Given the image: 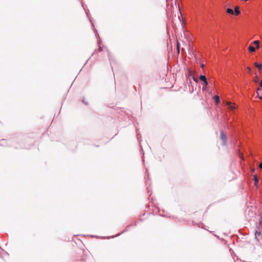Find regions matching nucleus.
<instances>
[{
  "instance_id": "obj_17",
  "label": "nucleus",
  "mask_w": 262,
  "mask_h": 262,
  "mask_svg": "<svg viewBox=\"0 0 262 262\" xmlns=\"http://www.w3.org/2000/svg\"><path fill=\"white\" fill-rule=\"evenodd\" d=\"M259 167L262 169V162L259 164Z\"/></svg>"
},
{
  "instance_id": "obj_1",
  "label": "nucleus",
  "mask_w": 262,
  "mask_h": 262,
  "mask_svg": "<svg viewBox=\"0 0 262 262\" xmlns=\"http://www.w3.org/2000/svg\"><path fill=\"white\" fill-rule=\"evenodd\" d=\"M221 139L223 141V145H226L227 137L224 134V133L223 132H221Z\"/></svg>"
},
{
  "instance_id": "obj_11",
  "label": "nucleus",
  "mask_w": 262,
  "mask_h": 262,
  "mask_svg": "<svg viewBox=\"0 0 262 262\" xmlns=\"http://www.w3.org/2000/svg\"><path fill=\"white\" fill-rule=\"evenodd\" d=\"M261 235V233L260 231H256V232H255V237L256 238H257V236H260Z\"/></svg>"
},
{
  "instance_id": "obj_6",
  "label": "nucleus",
  "mask_w": 262,
  "mask_h": 262,
  "mask_svg": "<svg viewBox=\"0 0 262 262\" xmlns=\"http://www.w3.org/2000/svg\"><path fill=\"white\" fill-rule=\"evenodd\" d=\"M227 12L228 14H231V15H233L234 14V11L232 9H230V8H228L227 9Z\"/></svg>"
},
{
  "instance_id": "obj_21",
  "label": "nucleus",
  "mask_w": 262,
  "mask_h": 262,
  "mask_svg": "<svg viewBox=\"0 0 262 262\" xmlns=\"http://www.w3.org/2000/svg\"><path fill=\"white\" fill-rule=\"evenodd\" d=\"M259 98H260L261 100H262V96H260V97H259Z\"/></svg>"
},
{
  "instance_id": "obj_4",
  "label": "nucleus",
  "mask_w": 262,
  "mask_h": 262,
  "mask_svg": "<svg viewBox=\"0 0 262 262\" xmlns=\"http://www.w3.org/2000/svg\"><path fill=\"white\" fill-rule=\"evenodd\" d=\"M227 105L230 109L233 110L235 108V105L232 104L231 102H228Z\"/></svg>"
},
{
  "instance_id": "obj_2",
  "label": "nucleus",
  "mask_w": 262,
  "mask_h": 262,
  "mask_svg": "<svg viewBox=\"0 0 262 262\" xmlns=\"http://www.w3.org/2000/svg\"><path fill=\"white\" fill-rule=\"evenodd\" d=\"M213 99L216 104H219L220 102V97L217 95H215L213 97Z\"/></svg>"
},
{
  "instance_id": "obj_5",
  "label": "nucleus",
  "mask_w": 262,
  "mask_h": 262,
  "mask_svg": "<svg viewBox=\"0 0 262 262\" xmlns=\"http://www.w3.org/2000/svg\"><path fill=\"white\" fill-rule=\"evenodd\" d=\"M248 49H249V51L251 52H255V48L251 45L249 46Z\"/></svg>"
},
{
  "instance_id": "obj_23",
  "label": "nucleus",
  "mask_w": 262,
  "mask_h": 262,
  "mask_svg": "<svg viewBox=\"0 0 262 262\" xmlns=\"http://www.w3.org/2000/svg\"><path fill=\"white\" fill-rule=\"evenodd\" d=\"M260 94H262V92H261V93H259V95H260Z\"/></svg>"
},
{
  "instance_id": "obj_10",
  "label": "nucleus",
  "mask_w": 262,
  "mask_h": 262,
  "mask_svg": "<svg viewBox=\"0 0 262 262\" xmlns=\"http://www.w3.org/2000/svg\"><path fill=\"white\" fill-rule=\"evenodd\" d=\"M253 43L256 45V48L258 49L259 47V42L258 40H255L253 42Z\"/></svg>"
},
{
  "instance_id": "obj_15",
  "label": "nucleus",
  "mask_w": 262,
  "mask_h": 262,
  "mask_svg": "<svg viewBox=\"0 0 262 262\" xmlns=\"http://www.w3.org/2000/svg\"><path fill=\"white\" fill-rule=\"evenodd\" d=\"M258 83L259 84V85L261 87L260 89H262V81L260 80L259 82H258Z\"/></svg>"
},
{
  "instance_id": "obj_14",
  "label": "nucleus",
  "mask_w": 262,
  "mask_h": 262,
  "mask_svg": "<svg viewBox=\"0 0 262 262\" xmlns=\"http://www.w3.org/2000/svg\"><path fill=\"white\" fill-rule=\"evenodd\" d=\"M246 69H247V70L248 73H251V68H250V67H247Z\"/></svg>"
},
{
  "instance_id": "obj_3",
  "label": "nucleus",
  "mask_w": 262,
  "mask_h": 262,
  "mask_svg": "<svg viewBox=\"0 0 262 262\" xmlns=\"http://www.w3.org/2000/svg\"><path fill=\"white\" fill-rule=\"evenodd\" d=\"M254 66L257 67L259 71L262 70V64H258L256 62L254 63Z\"/></svg>"
},
{
  "instance_id": "obj_12",
  "label": "nucleus",
  "mask_w": 262,
  "mask_h": 262,
  "mask_svg": "<svg viewBox=\"0 0 262 262\" xmlns=\"http://www.w3.org/2000/svg\"><path fill=\"white\" fill-rule=\"evenodd\" d=\"M254 82L255 83H258L259 82V80L258 79V77L257 75H256L255 77V79H254Z\"/></svg>"
},
{
  "instance_id": "obj_20",
  "label": "nucleus",
  "mask_w": 262,
  "mask_h": 262,
  "mask_svg": "<svg viewBox=\"0 0 262 262\" xmlns=\"http://www.w3.org/2000/svg\"><path fill=\"white\" fill-rule=\"evenodd\" d=\"M82 102H83L84 103H85V104H87L86 103H85V102H84V100H82Z\"/></svg>"
},
{
  "instance_id": "obj_13",
  "label": "nucleus",
  "mask_w": 262,
  "mask_h": 262,
  "mask_svg": "<svg viewBox=\"0 0 262 262\" xmlns=\"http://www.w3.org/2000/svg\"><path fill=\"white\" fill-rule=\"evenodd\" d=\"M257 91V93L259 95V93H260L261 92H262V89H261L260 88H258Z\"/></svg>"
},
{
  "instance_id": "obj_9",
  "label": "nucleus",
  "mask_w": 262,
  "mask_h": 262,
  "mask_svg": "<svg viewBox=\"0 0 262 262\" xmlns=\"http://www.w3.org/2000/svg\"><path fill=\"white\" fill-rule=\"evenodd\" d=\"M240 13L238 7H236L235 9V14L236 15H238Z\"/></svg>"
},
{
  "instance_id": "obj_7",
  "label": "nucleus",
  "mask_w": 262,
  "mask_h": 262,
  "mask_svg": "<svg viewBox=\"0 0 262 262\" xmlns=\"http://www.w3.org/2000/svg\"><path fill=\"white\" fill-rule=\"evenodd\" d=\"M199 78L201 80L203 81V82L207 80V78L205 75H200Z\"/></svg>"
},
{
  "instance_id": "obj_19",
  "label": "nucleus",
  "mask_w": 262,
  "mask_h": 262,
  "mask_svg": "<svg viewBox=\"0 0 262 262\" xmlns=\"http://www.w3.org/2000/svg\"><path fill=\"white\" fill-rule=\"evenodd\" d=\"M206 89V86L203 87V90H205Z\"/></svg>"
},
{
  "instance_id": "obj_22",
  "label": "nucleus",
  "mask_w": 262,
  "mask_h": 262,
  "mask_svg": "<svg viewBox=\"0 0 262 262\" xmlns=\"http://www.w3.org/2000/svg\"><path fill=\"white\" fill-rule=\"evenodd\" d=\"M204 64H202V66H201L202 68H203V67H204Z\"/></svg>"
},
{
  "instance_id": "obj_18",
  "label": "nucleus",
  "mask_w": 262,
  "mask_h": 262,
  "mask_svg": "<svg viewBox=\"0 0 262 262\" xmlns=\"http://www.w3.org/2000/svg\"><path fill=\"white\" fill-rule=\"evenodd\" d=\"M177 48H178V52H179V45L178 43V45H177Z\"/></svg>"
},
{
  "instance_id": "obj_8",
  "label": "nucleus",
  "mask_w": 262,
  "mask_h": 262,
  "mask_svg": "<svg viewBox=\"0 0 262 262\" xmlns=\"http://www.w3.org/2000/svg\"><path fill=\"white\" fill-rule=\"evenodd\" d=\"M254 180L255 182V185H256L258 182V179L256 175L254 176Z\"/></svg>"
},
{
  "instance_id": "obj_16",
  "label": "nucleus",
  "mask_w": 262,
  "mask_h": 262,
  "mask_svg": "<svg viewBox=\"0 0 262 262\" xmlns=\"http://www.w3.org/2000/svg\"><path fill=\"white\" fill-rule=\"evenodd\" d=\"M205 86H207L208 84V81L207 80H206L204 82Z\"/></svg>"
}]
</instances>
